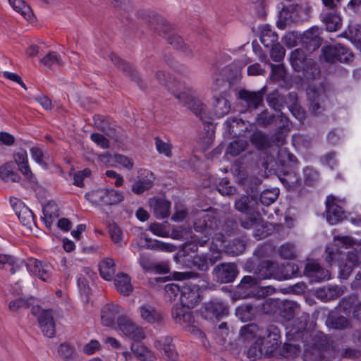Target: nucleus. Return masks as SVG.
Returning <instances> with one entry per match:
<instances>
[{
  "instance_id": "28",
  "label": "nucleus",
  "mask_w": 361,
  "mask_h": 361,
  "mask_svg": "<svg viewBox=\"0 0 361 361\" xmlns=\"http://www.w3.org/2000/svg\"><path fill=\"white\" fill-rule=\"evenodd\" d=\"M214 114L217 117H223L231 110V104L224 95L216 97L214 103Z\"/></svg>"
},
{
  "instance_id": "17",
  "label": "nucleus",
  "mask_w": 361,
  "mask_h": 361,
  "mask_svg": "<svg viewBox=\"0 0 361 361\" xmlns=\"http://www.w3.org/2000/svg\"><path fill=\"white\" fill-rule=\"evenodd\" d=\"M334 197L330 196L326 200V219L331 224H336L343 217L342 208L335 203Z\"/></svg>"
},
{
  "instance_id": "46",
  "label": "nucleus",
  "mask_w": 361,
  "mask_h": 361,
  "mask_svg": "<svg viewBox=\"0 0 361 361\" xmlns=\"http://www.w3.org/2000/svg\"><path fill=\"white\" fill-rule=\"evenodd\" d=\"M110 237L117 246L121 247L123 243V235L121 228L115 223L109 226Z\"/></svg>"
},
{
  "instance_id": "29",
  "label": "nucleus",
  "mask_w": 361,
  "mask_h": 361,
  "mask_svg": "<svg viewBox=\"0 0 361 361\" xmlns=\"http://www.w3.org/2000/svg\"><path fill=\"white\" fill-rule=\"evenodd\" d=\"M115 272V263L112 259L106 258L99 264V273L104 279L111 281Z\"/></svg>"
},
{
  "instance_id": "31",
  "label": "nucleus",
  "mask_w": 361,
  "mask_h": 361,
  "mask_svg": "<svg viewBox=\"0 0 361 361\" xmlns=\"http://www.w3.org/2000/svg\"><path fill=\"white\" fill-rule=\"evenodd\" d=\"M305 51L302 49H296L290 54V63L294 69L297 71L302 70L306 62L310 59H307Z\"/></svg>"
},
{
  "instance_id": "14",
  "label": "nucleus",
  "mask_w": 361,
  "mask_h": 361,
  "mask_svg": "<svg viewBox=\"0 0 361 361\" xmlns=\"http://www.w3.org/2000/svg\"><path fill=\"white\" fill-rule=\"evenodd\" d=\"M264 88L257 92H250L246 90H241L238 92L239 98L246 102L250 108L257 109L263 102Z\"/></svg>"
},
{
  "instance_id": "4",
  "label": "nucleus",
  "mask_w": 361,
  "mask_h": 361,
  "mask_svg": "<svg viewBox=\"0 0 361 361\" xmlns=\"http://www.w3.org/2000/svg\"><path fill=\"white\" fill-rule=\"evenodd\" d=\"M25 266L31 274L37 276L41 280L47 281L50 279L53 269L50 264L35 258H28Z\"/></svg>"
},
{
  "instance_id": "36",
  "label": "nucleus",
  "mask_w": 361,
  "mask_h": 361,
  "mask_svg": "<svg viewBox=\"0 0 361 361\" xmlns=\"http://www.w3.org/2000/svg\"><path fill=\"white\" fill-rule=\"evenodd\" d=\"M0 178L6 182H18L19 175L13 171L11 164H6L0 167Z\"/></svg>"
},
{
  "instance_id": "5",
  "label": "nucleus",
  "mask_w": 361,
  "mask_h": 361,
  "mask_svg": "<svg viewBox=\"0 0 361 361\" xmlns=\"http://www.w3.org/2000/svg\"><path fill=\"white\" fill-rule=\"evenodd\" d=\"M119 329L126 336L132 338H145L148 336L147 332L137 324L126 317L118 318Z\"/></svg>"
},
{
  "instance_id": "7",
  "label": "nucleus",
  "mask_w": 361,
  "mask_h": 361,
  "mask_svg": "<svg viewBox=\"0 0 361 361\" xmlns=\"http://www.w3.org/2000/svg\"><path fill=\"white\" fill-rule=\"evenodd\" d=\"M214 224L209 214L203 211L197 213L194 221V228L196 231L207 234V236H212L214 231Z\"/></svg>"
},
{
  "instance_id": "23",
  "label": "nucleus",
  "mask_w": 361,
  "mask_h": 361,
  "mask_svg": "<svg viewBox=\"0 0 361 361\" xmlns=\"http://www.w3.org/2000/svg\"><path fill=\"white\" fill-rule=\"evenodd\" d=\"M154 345L161 353H164L172 361L178 358V353L171 340H157Z\"/></svg>"
},
{
  "instance_id": "57",
  "label": "nucleus",
  "mask_w": 361,
  "mask_h": 361,
  "mask_svg": "<svg viewBox=\"0 0 361 361\" xmlns=\"http://www.w3.org/2000/svg\"><path fill=\"white\" fill-rule=\"evenodd\" d=\"M271 47V58L274 61L280 62L285 56L284 48L279 43H275Z\"/></svg>"
},
{
  "instance_id": "47",
  "label": "nucleus",
  "mask_w": 361,
  "mask_h": 361,
  "mask_svg": "<svg viewBox=\"0 0 361 361\" xmlns=\"http://www.w3.org/2000/svg\"><path fill=\"white\" fill-rule=\"evenodd\" d=\"M241 226L247 229L251 228L257 229L261 226L259 214L257 212L249 213V215L244 220H241Z\"/></svg>"
},
{
  "instance_id": "37",
  "label": "nucleus",
  "mask_w": 361,
  "mask_h": 361,
  "mask_svg": "<svg viewBox=\"0 0 361 361\" xmlns=\"http://www.w3.org/2000/svg\"><path fill=\"white\" fill-rule=\"evenodd\" d=\"M124 199L122 192L114 189H104V204L112 205L121 202Z\"/></svg>"
},
{
  "instance_id": "60",
  "label": "nucleus",
  "mask_w": 361,
  "mask_h": 361,
  "mask_svg": "<svg viewBox=\"0 0 361 361\" xmlns=\"http://www.w3.org/2000/svg\"><path fill=\"white\" fill-rule=\"evenodd\" d=\"M149 231L154 235L160 237H168L169 231L166 226L163 224L153 223L149 226Z\"/></svg>"
},
{
  "instance_id": "63",
  "label": "nucleus",
  "mask_w": 361,
  "mask_h": 361,
  "mask_svg": "<svg viewBox=\"0 0 361 361\" xmlns=\"http://www.w3.org/2000/svg\"><path fill=\"white\" fill-rule=\"evenodd\" d=\"M279 253L284 259H293L295 257V247L290 243L283 245L280 247Z\"/></svg>"
},
{
  "instance_id": "9",
  "label": "nucleus",
  "mask_w": 361,
  "mask_h": 361,
  "mask_svg": "<svg viewBox=\"0 0 361 361\" xmlns=\"http://www.w3.org/2000/svg\"><path fill=\"white\" fill-rule=\"evenodd\" d=\"M214 274L219 282L230 283L235 279L238 270L233 263L221 264L215 267Z\"/></svg>"
},
{
  "instance_id": "32",
  "label": "nucleus",
  "mask_w": 361,
  "mask_h": 361,
  "mask_svg": "<svg viewBox=\"0 0 361 361\" xmlns=\"http://www.w3.org/2000/svg\"><path fill=\"white\" fill-rule=\"evenodd\" d=\"M343 293V288L338 286L320 288L317 290V295L324 300L334 299Z\"/></svg>"
},
{
  "instance_id": "13",
  "label": "nucleus",
  "mask_w": 361,
  "mask_h": 361,
  "mask_svg": "<svg viewBox=\"0 0 361 361\" xmlns=\"http://www.w3.org/2000/svg\"><path fill=\"white\" fill-rule=\"evenodd\" d=\"M307 97L310 101V109L313 114H317L321 107V102L324 94L322 85H312L307 89Z\"/></svg>"
},
{
  "instance_id": "45",
  "label": "nucleus",
  "mask_w": 361,
  "mask_h": 361,
  "mask_svg": "<svg viewBox=\"0 0 361 361\" xmlns=\"http://www.w3.org/2000/svg\"><path fill=\"white\" fill-rule=\"evenodd\" d=\"M260 332H262V330L255 324L245 325L240 331V336L243 338H259Z\"/></svg>"
},
{
  "instance_id": "56",
  "label": "nucleus",
  "mask_w": 361,
  "mask_h": 361,
  "mask_svg": "<svg viewBox=\"0 0 361 361\" xmlns=\"http://www.w3.org/2000/svg\"><path fill=\"white\" fill-rule=\"evenodd\" d=\"M265 337L279 338L281 337V331L276 325H269L265 330H262L259 336V338H265Z\"/></svg>"
},
{
  "instance_id": "34",
  "label": "nucleus",
  "mask_w": 361,
  "mask_h": 361,
  "mask_svg": "<svg viewBox=\"0 0 361 361\" xmlns=\"http://www.w3.org/2000/svg\"><path fill=\"white\" fill-rule=\"evenodd\" d=\"M11 274L20 269V264L11 255H0V269H8Z\"/></svg>"
},
{
  "instance_id": "39",
  "label": "nucleus",
  "mask_w": 361,
  "mask_h": 361,
  "mask_svg": "<svg viewBox=\"0 0 361 361\" xmlns=\"http://www.w3.org/2000/svg\"><path fill=\"white\" fill-rule=\"evenodd\" d=\"M326 323L331 328L335 329H345L350 326V322L343 316H329Z\"/></svg>"
},
{
  "instance_id": "48",
  "label": "nucleus",
  "mask_w": 361,
  "mask_h": 361,
  "mask_svg": "<svg viewBox=\"0 0 361 361\" xmlns=\"http://www.w3.org/2000/svg\"><path fill=\"white\" fill-rule=\"evenodd\" d=\"M260 40L261 42L264 44V46H265L266 47H269L277 42L278 36L271 30L264 28L262 31Z\"/></svg>"
},
{
  "instance_id": "50",
  "label": "nucleus",
  "mask_w": 361,
  "mask_h": 361,
  "mask_svg": "<svg viewBox=\"0 0 361 361\" xmlns=\"http://www.w3.org/2000/svg\"><path fill=\"white\" fill-rule=\"evenodd\" d=\"M156 149L159 153L164 154L166 157H172V145L169 141H164L159 137L155 138Z\"/></svg>"
},
{
  "instance_id": "33",
  "label": "nucleus",
  "mask_w": 361,
  "mask_h": 361,
  "mask_svg": "<svg viewBox=\"0 0 361 361\" xmlns=\"http://www.w3.org/2000/svg\"><path fill=\"white\" fill-rule=\"evenodd\" d=\"M326 30L329 32H335L341 26V19L336 12H330L326 14L323 18Z\"/></svg>"
},
{
  "instance_id": "11",
  "label": "nucleus",
  "mask_w": 361,
  "mask_h": 361,
  "mask_svg": "<svg viewBox=\"0 0 361 361\" xmlns=\"http://www.w3.org/2000/svg\"><path fill=\"white\" fill-rule=\"evenodd\" d=\"M305 274L314 282H320L330 278L329 271L322 268L316 262H310L306 264Z\"/></svg>"
},
{
  "instance_id": "44",
  "label": "nucleus",
  "mask_w": 361,
  "mask_h": 361,
  "mask_svg": "<svg viewBox=\"0 0 361 361\" xmlns=\"http://www.w3.org/2000/svg\"><path fill=\"white\" fill-rule=\"evenodd\" d=\"M305 66L302 70H303V75L306 79H315L319 75V66L312 60L307 61Z\"/></svg>"
},
{
  "instance_id": "24",
  "label": "nucleus",
  "mask_w": 361,
  "mask_h": 361,
  "mask_svg": "<svg viewBox=\"0 0 361 361\" xmlns=\"http://www.w3.org/2000/svg\"><path fill=\"white\" fill-rule=\"evenodd\" d=\"M257 200L253 196L244 195L235 202V208L242 213H255Z\"/></svg>"
},
{
  "instance_id": "25",
  "label": "nucleus",
  "mask_w": 361,
  "mask_h": 361,
  "mask_svg": "<svg viewBox=\"0 0 361 361\" xmlns=\"http://www.w3.org/2000/svg\"><path fill=\"white\" fill-rule=\"evenodd\" d=\"M140 313L142 319L150 324L159 322L163 318L161 312H158L154 307L148 305L141 306L140 307Z\"/></svg>"
},
{
  "instance_id": "27",
  "label": "nucleus",
  "mask_w": 361,
  "mask_h": 361,
  "mask_svg": "<svg viewBox=\"0 0 361 361\" xmlns=\"http://www.w3.org/2000/svg\"><path fill=\"white\" fill-rule=\"evenodd\" d=\"M43 214L45 225L50 227L53 221L59 215L58 205L54 202H48L43 207Z\"/></svg>"
},
{
  "instance_id": "55",
  "label": "nucleus",
  "mask_w": 361,
  "mask_h": 361,
  "mask_svg": "<svg viewBox=\"0 0 361 361\" xmlns=\"http://www.w3.org/2000/svg\"><path fill=\"white\" fill-rule=\"evenodd\" d=\"M250 140L252 143L258 149H262L265 147L268 144L267 137L259 131L255 132L252 134Z\"/></svg>"
},
{
  "instance_id": "26",
  "label": "nucleus",
  "mask_w": 361,
  "mask_h": 361,
  "mask_svg": "<svg viewBox=\"0 0 361 361\" xmlns=\"http://www.w3.org/2000/svg\"><path fill=\"white\" fill-rule=\"evenodd\" d=\"M298 308L297 303L289 300H280L278 312L286 320L292 319Z\"/></svg>"
},
{
  "instance_id": "58",
  "label": "nucleus",
  "mask_w": 361,
  "mask_h": 361,
  "mask_svg": "<svg viewBox=\"0 0 361 361\" xmlns=\"http://www.w3.org/2000/svg\"><path fill=\"white\" fill-rule=\"evenodd\" d=\"M269 106L275 111H280L282 106V98L276 92L269 94L267 97Z\"/></svg>"
},
{
  "instance_id": "16",
  "label": "nucleus",
  "mask_w": 361,
  "mask_h": 361,
  "mask_svg": "<svg viewBox=\"0 0 361 361\" xmlns=\"http://www.w3.org/2000/svg\"><path fill=\"white\" fill-rule=\"evenodd\" d=\"M131 350L134 355L142 361H155L154 353L144 344L142 340H133Z\"/></svg>"
},
{
  "instance_id": "42",
  "label": "nucleus",
  "mask_w": 361,
  "mask_h": 361,
  "mask_svg": "<svg viewBox=\"0 0 361 361\" xmlns=\"http://www.w3.org/2000/svg\"><path fill=\"white\" fill-rule=\"evenodd\" d=\"M247 146V142L246 140L241 139L236 140L230 143L226 152L233 157H236L245 151Z\"/></svg>"
},
{
  "instance_id": "3",
  "label": "nucleus",
  "mask_w": 361,
  "mask_h": 361,
  "mask_svg": "<svg viewBox=\"0 0 361 361\" xmlns=\"http://www.w3.org/2000/svg\"><path fill=\"white\" fill-rule=\"evenodd\" d=\"M276 340H257L246 350L245 353L250 360H255L262 356L276 355L279 346Z\"/></svg>"
},
{
  "instance_id": "38",
  "label": "nucleus",
  "mask_w": 361,
  "mask_h": 361,
  "mask_svg": "<svg viewBox=\"0 0 361 361\" xmlns=\"http://www.w3.org/2000/svg\"><path fill=\"white\" fill-rule=\"evenodd\" d=\"M111 60L116 66L119 67L133 80H135L137 78V73L132 65L122 61L120 58L115 55L111 56Z\"/></svg>"
},
{
  "instance_id": "54",
  "label": "nucleus",
  "mask_w": 361,
  "mask_h": 361,
  "mask_svg": "<svg viewBox=\"0 0 361 361\" xmlns=\"http://www.w3.org/2000/svg\"><path fill=\"white\" fill-rule=\"evenodd\" d=\"M280 300L276 299H267L262 306V310L265 314H272L279 311Z\"/></svg>"
},
{
  "instance_id": "21",
  "label": "nucleus",
  "mask_w": 361,
  "mask_h": 361,
  "mask_svg": "<svg viewBox=\"0 0 361 361\" xmlns=\"http://www.w3.org/2000/svg\"><path fill=\"white\" fill-rule=\"evenodd\" d=\"M319 35L320 32L318 27H312L305 32L303 42L307 44L308 51H314L320 47L322 39Z\"/></svg>"
},
{
  "instance_id": "8",
  "label": "nucleus",
  "mask_w": 361,
  "mask_h": 361,
  "mask_svg": "<svg viewBox=\"0 0 361 361\" xmlns=\"http://www.w3.org/2000/svg\"><path fill=\"white\" fill-rule=\"evenodd\" d=\"M121 313V307L114 303H108L104 305L100 311L101 323L105 326H113L115 321L120 317Z\"/></svg>"
},
{
  "instance_id": "20",
  "label": "nucleus",
  "mask_w": 361,
  "mask_h": 361,
  "mask_svg": "<svg viewBox=\"0 0 361 361\" xmlns=\"http://www.w3.org/2000/svg\"><path fill=\"white\" fill-rule=\"evenodd\" d=\"M114 286L117 291L124 296L130 295L133 290L130 278L128 274L124 273L118 274L115 276Z\"/></svg>"
},
{
  "instance_id": "51",
  "label": "nucleus",
  "mask_w": 361,
  "mask_h": 361,
  "mask_svg": "<svg viewBox=\"0 0 361 361\" xmlns=\"http://www.w3.org/2000/svg\"><path fill=\"white\" fill-rule=\"evenodd\" d=\"M147 247L152 250L162 251V252H174L176 247L172 244L154 240L147 245Z\"/></svg>"
},
{
  "instance_id": "59",
  "label": "nucleus",
  "mask_w": 361,
  "mask_h": 361,
  "mask_svg": "<svg viewBox=\"0 0 361 361\" xmlns=\"http://www.w3.org/2000/svg\"><path fill=\"white\" fill-rule=\"evenodd\" d=\"M337 57L338 61L341 62H348L353 58L351 51L341 44H337Z\"/></svg>"
},
{
  "instance_id": "40",
  "label": "nucleus",
  "mask_w": 361,
  "mask_h": 361,
  "mask_svg": "<svg viewBox=\"0 0 361 361\" xmlns=\"http://www.w3.org/2000/svg\"><path fill=\"white\" fill-rule=\"evenodd\" d=\"M169 43L178 49H181L185 54H192V49L183 42L180 36L176 33L171 34L168 38Z\"/></svg>"
},
{
  "instance_id": "61",
  "label": "nucleus",
  "mask_w": 361,
  "mask_h": 361,
  "mask_svg": "<svg viewBox=\"0 0 361 361\" xmlns=\"http://www.w3.org/2000/svg\"><path fill=\"white\" fill-rule=\"evenodd\" d=\"M152 186V182L150 180H139L133 186L132 190L136 194H141L145 190H149Z\"/></svg>"
},
{
  "instance_id": "6",
  "label": "nucleus",
  "mask_w": 361,
  "mask_h": 361,
  "mask_svg": "<svg viewBox=\"0 0 361 361\" xmlns=\"http://www.w3.org/2000/svg\"><path fill=\"white\" fill-rule=\"evenodd\" d=\"M201 300L200 289L196 284H185L181 286L180 295V305L187 307H193Z\"/></svg>"
},
{
  "instance_id": "62",
  "label": "nucleus",
  "mask_w": 361,
  "mask_h": 361,
  "mask_svg": "<svg viewBox=\"0 0 361 361\" xmlns=\"http://www.w3.org/2000/svg\"><path fill=\"white\" fill-rule=\"evenodd\" d=\"M279 192L276 190H265L260 196V201L263 204L269 205L273 203L278 197Z\"/></svg>"
},
{
  "instance_id": "53",
  "label": "nucleus",
  "mask_w": 361,
  "mask_h": 361,
  "mask_svg": "<svg viewBox=\"0 0 361 361\" xmlns=\"http://www.w3.org/2000/svg\"><path fill=\"white\" fill-rule=\"evenodd\" d=\"M322 51L324 60L326 62L334 63L338 61L337 45L324 47L322 48Z\"/></svg>"
},
{
  "instance_id": "12",
  "label": "nucleus",
  "mask_w": 361,
  "mask_h": 361,
  "mask_svg": "<svg viewBox=\"0 0 361 361\" xmlns=\"http://www.w3.org/2000/svg\"><path fill=\"white\" fill-rule=\"evenodd\" d=\"M305 274L314 282H320L330 278L329 271L322 268L316 262H310L306 264Z\"/></svg>"
},
{
  "instance_id": "15",
  "label": "nucleus",
  "mask_w": 361,
  "mask_h": 361,
  "mask_svg": "<svg viewBox=\"0 0 361 361\" xmlns=\"http://www.w3.org/2000/svg\"><path fill=\"white\" fill-rule=\"evenodd\" d=\"M228 314L227 307L220 302H209L204 305L202 314L207 319L219 318Z\"/></svg>"
},
{
  "instance_id": "52",
  "label": "nucleus",
  "mask_w": 361,
  "mask_h": 361,
  "mask_svg": "<svg viewBox=\"0 0 361 361\" xmlns=\"http://www.w3.org/2000/svg\"><path fill=\"white\" fill-rule=\"evenodd\" d=\"M30 154L32 158L39 164L46 166L47 164V160L49 157L43 152V151L37 147H32L30 149Z\"/></svg>"
},
{
  "instance_id": "49",
  "label": "nucleus",
  "mask_w": 361,
  "mask_h": 361,
  "mask_svg": "<svg viewBox=\"0 0 361 361\" xmlns=\"http://www.w3.org/2000/svg\"><path fill=\"white\" fill-rule=\"evenodd\" d=\"M86 199L95 205L104 204V189L92 190L85 195Z\"/></svg>"
},
{
  "instance_id": "10",
  "label": "nucleus",
  "mask_w": 361,
  "mask_h": 361,
  "mask_svg": "<svg viewBox=\"0 0 361 361\" xmlns=\"http://www.w3.org/2000/svg\"><path fill=\"white\" fill-rule=\"evenodd\" d=\"M190 308L180 304L176 305L172 310V317L175 322L181 326L188 328L194 321Z\"/></svg>"
},
{
  "instance_id": "2",
  "label": "nucleus",
  "mask_w": 361,
  "mask_h": 361,
  "mask_svg": "<svg viewBox=\"0 0 361 361\" xmlns=\"http://www.w3.org/2000/svg\"><path fill=\"white\" fill-rule=\"evenodd\" d=\"M171 93L178 99L179 102L186 106L201 120L207 119L208 117V109L206 105L197 98L192 92L188 90L180 91L169 87Z\"/></svg>"
},
{
  "instance_id": "35",
  "label": "nucleus",
  "mask_w": 361,
  "mask_h": 361,
  "mask_svg": "<svg viewBox=\"0 0 361 361\" xmlns=\"http://www.w3.org/2000/svg\"><path fill=\"white\" fill-rule=\"evenodd\" d=\"M32 313L37 317L39 325L54 322L50 310H43L39 306H35L32 308Z\"/></svg>"
},
{
  "instance_id": "1",
  "label": "nucleus",
  "mask_w": 361,
  "mask_h": 361,
  "mask_svg": "<svg viewBox=\"0 0 361 361\" xmlns=\"http://www.w3.org/2000/svg\"><path fill=\"white\" fill-rule=\"evenodd\" d=\"M326 253V261L331 264L336 259L340 269V276L343 279H347L353 268L358 264L359 258L355 252L344 253L337 248L328 247Z\"/></svg>"
},
{
  "instance_id": "30",
  "label": "nucleus",
  "mask_w": 361,
  "mask_h": 361,
  "mask_svg": "<svg viewBox=\"0 0 361 361\" xmlns=\"http://www.w3.org/2000/svg\"><path fill=\"white\" fill-rule=\"evenodd\" d=\"M10 5L27 20L33 19V13L30 7L23 0H8Z\"/></svg>"
},
{
  "instance_id": "43",
  "label": "nucleus",
  "mask_w": 361,
  "mask_h": 361,
  "mask_svg": "<svg viewBox=\"0 0 361 361\" xmlns=\"http://www.w3.org/2000/svg\"><path fill=\"white\" fill-rule=\"evenodd\" d=\"M39 61L43 66L47 67L62 65V59L61 56L55 51L49 52L43 58L40 59Z\"/></svg>"
},
{
  "instance_id": "19",
  "label": "nucleus",
  "mask_w": 361,
  "mask_h": 361,
  "mask_svg": "<svg viewBox=\"0 0 361 361\" xmlns=\"http://www.w3.org/2000/svg\"><path fill=\"white\" fill-rule=\"evenodd\" d=\"M149 205L157 219L166 218L170 214L171 202L166 200L154 198L149 200Z\"/></svg>"
},
{
  "instance_id": "41",
  "label": "nucleus",
  "mask_w": 361,
  "mask_h": 361,
  "mask_svg": "<svg viewBox=\"0 0 361 361\" xmlns=\"http://www.w3.org/2000/svg\"><path fill=\"white\" fill-rule=\"evenodd\" d=\"M94 124L98 129H100L109 137L114 138L116 141L119 140V136L116 132V130L109 126L104 121L101 119L99 116H97L94 118Z\"/></svg>"
},
{
  "instance_id": "22",
  "label": "nucleus",
  "mask_w": 361,
  "mask_h": 361,
  "mask_svg": "<svg viewBox=\"0 0 361 361\" xmlns=\"http://www.w3.org/2000/svg\"><path fill=\"white\" fill-rule=\"evenodd\" d=\"M16 215L23 225L32 228L35 226L32 212L22 202L17 204L14 208Z\"/></svg>"
},
{
  "instance_id": "64",
  "label": "nucleus",
  "mask_w": 361,
  "mask_h": 361,
  "mask_svg": "<svg viewBox=\"0 0 361 361\" xmlns=\"http://www.w3.org/2000/svg\"><path fill=\"white\" fill-rule=\"evenodd\" d=\"M252 307L251 305H245L239 307L236 310V314L243 321L250 319L252 315Z\"/></svg>"
},
{
  "instance_id": "18",
  "label": "nucleus",
  "mask_w": 361,
  "mask_h": 361,
  "mask_svg": "<svg viewBox=\"0 0 361 361\" xmlns=\"http://www.w3.org/2000/svg\"><path fill=\"white\" fill-rule=\"evenodd\" d=\"M13 159L16 164L18 166V169L24 175V176L29 180H32L34 176L28 165V158L27 152L25 149H20L13 154Z\"/></svg>"
}]
</instances>
